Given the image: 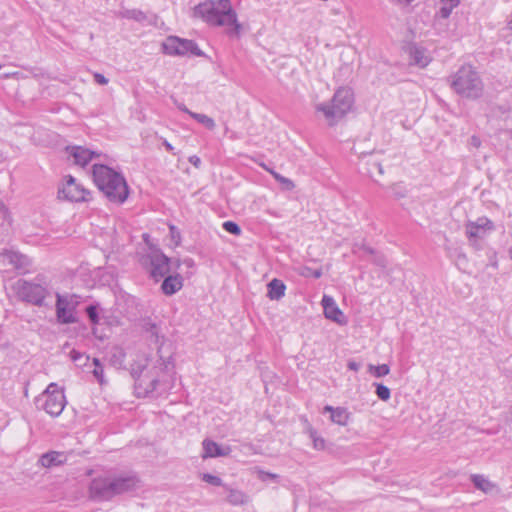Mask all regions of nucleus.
Masks as SVG:
<instances>
[{
  "label": "nucleus",
  "mask_w": 512,
  "mask_h": 512,
  "mask_svg": "<svg viewBox=\"0 0 512 512\" xmlns=\"http://www.w3.org/2000/svg\"><path fill=\"white\" fill-rule=\"evenodd\" d=\"M261 166H262L266 171L271 170L270 168H268V167H267L265 164H263V163L261 164Z\"/></svg>",
  "instance_id": "052dcab7"
},
{
  "label": "nucleus",
  "mask_w": 512,
  "mask_h": 512,
  "mask_svg": "<svg viewBox=\"0 0 512 512\" xmlns=\"http://www.w3.org/2000/svg\"><path fill=\"white\" fill-rule=\"evenodd\" d=\"M368 372L371 373L376 378L384 377L389 374L390 368L387 364H381L375 366L373 364L368 365Z\"/></svg>",
  "instance_id": "c85d7f7f"
},
{
  "label": "nucleus",
  "mask_w": 512,
  "mask_h": 512,
  "mask_svg": "<svg viewBox=\"0 0 512 512\" xmlns=\"http://www.w3.org/2000/svg\"><path fill=\"white\" fill-rule=\"evenodd\" d=\"M189 162L195 166L196 168H199L200 167V164H201V160L198 156L196 155H193V156H190L189 157Z\"/></svg>",
  "instance_id": "09e8293b"
},
{
  "label": "nucleus",
  "mask_w": 512,
  "mask_h": 512,
  "mask_svg": "<svg viewBox=\"0 0 512 512\" xmlns=\"http://www.w3.org/2000/svg\"><path fill=\"white\" fill-rule=\"evenodd\" d=\"M347 366H348V368L350 370H353L355 372H357L360 369V367H361V365L359 363H357L356 361H354V360H350L348 362Z\"/></svg>",
  "instance_id": "8fccbe9b"
},
{
  "label": "nucleus",
  "mask_w": 512,
  "mask_h": 512,
  "mask_svg": "<svg viewBox=\"0 0 512 512\" xmlns=\"http://www.w3.org/2000/svg\"><path fill=\"white\" fill-rule=\"evenodd\" d=\"M354 95L350 88L341 87L329 103L319 104L317 110L322 112L329 125H334L352 108Z\"/></svg>",
  "instance_id": "39448f33"
},
{
  "label": "nucleus",
  "mask_w": 512,
  "mask_h": 512,
  "mask_svg": "<svg viewBox=\"0 0 512 512\" xmlns=\"http://www.w3.org/2000/svg\"><path fill=\"white\" fill-rule=\"evenodd\" d=\"M374 385L376 387L375 393L378 396V398L381 399L382 401H388L391 395L390 389L387 386L380 383H375Z\"/></svg>",
  "instance_id": "2f4dec72"
},
{
  "label": "nucleus",
  "mask_w": 512,
  "mask_h": 512,
  "mask_svg": "<svg viewBox=\"0 0 512 512\" xmlns=\"http://www.w3.org/2000/svg\"><path fill=\"white\" fill-rule=\"evenodd\" d=\"M131 375L135 380V393L138 397H146L154 393L161 394L167 390V385L162 383L158 371L154 373L146 371V364H133Z\"/></svg>",
  "instance_id": "423d86ee"
},
{
  "label": "nucleus",
  "mask_w": 512,
  "mask_h": 512,
  "mask_svg": "<svg viewBox=\"0 0 512 512\" xmlns=\"http://www.w3.org/2000/svg\"><path fill=\"white\" fill-rule=\"evenodd\" d=\"M278 477L279 476L277 474L271 472L259 471V479H261L262 481H266L267 479L276 480L278 479Z\"/></svg>",
  "instance_id": "79ce46f5"
},
{
  "label": "nucleus",
  "mask_w": 512,
  "mask_h": 512,
  "mask_svg": "<svg viewBox=\"0 0 512 512\" xmlns=\"http://www.w3.org/2000/svg\"><path fill=\"white\" fill-rule=\"evenodd\" d=\"M179 108H180L183 112H185V113H187V114H189V112H191V111H190V110H188V109L186 108V106H184V105L179 106Z\"/></svg>",
  "instance_id": "4d7b16f0"
},
{
  "label": "nucleus",
  "mask_w": 512,
  "mask_h": 512,
  "mask_svg": "<svg viewBox=\"0 0 512 512\" xmlns=\"http://www.w3.org/2000/svg\"><path fill=\"white\" fill-rule=\"evenodd\" d=\"M35 405L53 417L59 416L66 405L64 392L58 389L56 383H51L40 396L36 397Z\"/></svg>",
  "instance_id": "6e6552de"
},
{
  "label": "nucleus",
  "mask_w": 512,
  "mask_h": 512,
  "mask_svg": "<svg viewBox=\"0 0 512 512\" xmlns=\"http://www.w3.org/2000/svg\"><path fill=\"white\" fill-rule=\"evenodd\" d=\"M189 115L193 119H195L197 122L203 124L207 129L213 130L215 128V122L211 117H209L205 114H200V113H195V112H189Z\"/></svg>",
  "instance_id": "cd10ccee"
},
{
  "label": "nucleus",
  "mask_w": 512,
  "mask_h": 512,
  "mask_svg": "<svg viewBox=\"0 0 512 512\" xmlns=\"http://www.w3.org/2000/svg\"><path fill=\"white\" fill-rule=\"evenodd\" d=\"M467 263L466 255L461 251H457L456 265L461 266Z\"/></svg>",
  "instance_id": "49530a36"
},
{
  "label": "nucleus",
  "mask_w": 512,
  "mask_h": 512,
  "mask_svg": "<svg viewBox=\"0 0 512 512\" xmlns=\"http://www.w3.org/2000/svg\"><path fill=\"white\" fill-rule=\"evenodd\" d=\"M470 141H471V144H472L474 147H476V148H477V147H479V146H480V144H481L480 139H479L478 137H476V136H472V137H471V139H470Z\"/></svg>",
  "instance_id": "864d4df0"
},
{
  "label": "nucleus",
  "mask_w": 512,
  "mask_h": 512,
  "mask_svg": "<svg viewBox=\"0 0 512 512\" xmlns=\"http://www.w3.org/2000/svg\"><path fill=\"white\" fill-rule=\"evenodd\" d=\"M56 298H57V300H56V310L58 309V307L69 308L72 305H76L77 304V302L69 301L66 297H63L59 293H56Z\"/></svg>",
  "instance_id": "58836bf2"
},
{
  "label": "nucleus",
  "mask_w": 512,
  "mask_h": 512,
  "mask_svg": "<svg viewBox=\"0 0 512 512\" xmlns=\"http://www.w3.org/2000/svg\"><path fill=\"white\" fill-rule=\"evenodd\" d=\"M98 308V305H89L86 307V314L93 324L99 323Z\"/></svg>",
  "instance_id": "72a5a7b5"
},
{
  "label": "nucleus",
  "mask_w": 512,
  "mask_h": 512,
  "mask_svg": "<svg viewBox=\"0 0 512 512\" xmlns=\"http://www.w3.org/2000/svg\"><path fill=\"white\" fill-rule=\"evenodd\" d=\"M144 331L147 333V337L154 344H159L160 342V329L159 327L152 322H146L143 326Z\"/></svg>",
  "instance_id": "bb28decb"
},
{
  "label": "nucleus",
  "mask_w": 512,
  "mask_h": 512,
  "mask_svg": "<svg viewBox=\"0 0 512 512\" xmlns=\"http://www.w3.org/2000/svg\"><path fill=\"white\" fill-rule=\"evenodd\" d=\"M470 480L474 484L475 488L482 491L485 494L499 492V487L496 483L490 481L486 476L482 474H472Z\"/></svg>",
  "instance_id": "6ab92c4d"
},
{
  "label": "nucleus",
  "mask_w": 512,
  "mask_h": 512,
  "mask_svg": "<svg viewBox=\"0 0 512 512\" xmlns=\"http://www.w3.org/2000/svg\"><path fill=\"white\" fill-rule=\"evenodd\" d=\"M183 286V279L179 274L167 275L161 285V290L165 295H173Z\"/></svg>",
  "instance_id": "412c9836"
},
{
  "label": "nucleus",
  "mask_w": 512,
  "mask_h": 512,
  "mask_svg": "<svg viewBox=\"0 0 512 512\" xmlns=\"http://www.w3.org/2000/svg\"><path fill=\"white\" fill-rule=\"evenodd\" d=\"M323 413H329L330 414V420L338 424L340 426H346L350 420V413L348 410L344 407H333L330 405H326L323 408Z\"/></svg>",
  "instance_id": "a211bd4d"
},
{
  "label": "nucleus",
  "mask_w": 512,
  "mask_h": 512,
  "mask_svg": "<svg viewBox=\"0 0 512 512\" xmlns=\"http://www.w3.org/2000/svg\"><path fill=\"white\" fill-rule=\"evenodd\" d=\"M365 251L369 254H374V250L371 248H365Z\"/></svg>",
  "instance_id": "13d9d810"
},
{
  "label": "nucleus",
  "mask_w": 512,
  "mask_h": 512,
  "mask_svg": "<svg viewBox=\"0 0 512 512\" xmlns=\"http://www.w3.org/2000/svg\"><path fill=\"white\" fill-rule=\"evenodd\" d=\"M222 226H223V229L230 234L240 235V233H241V228L236 222L226 221L223 223Z\"/></svg>",
  "instance_id": "f704fd0d"
},
{
  "label": "nucleus",
  "mask_w": 512,
  "mask_h": 512,
  "mask_svg": "<svg viewBox=\"0 0 512 512\" xmlns=\"http://www.w3.org/2000/svg\"><path fill=\"white\" fill-rule=\"evenodd\" d=\"M76 305H72L69 308L58 307L56 310L57 321L61 324H73L77 322L74 309Z\"/></svg>",
  "instance_id": "b1692460"
},
{
  "label": "nucleus",
  "mask_w": 512,
  "mask_h": 512,
  "mask_svg": "<svg viewBox=\"0 0 512 512\" xmlns=\"http://www.w3.org/2000/svg\"><path fill=\"white\" fill-rule=\"evenodd\" d=\"M322 305L324 309V315L326 318L339 324L345 322L343 320L344 316L342 311L338 308L332 297L324 295L322 298Z\"/></svg>",
  "instance_id": "2eb2a0df"
},
{
  "label": "nucleus",
  "mask_w": 512,
  "mask_h": 512,
  "mask_svg": "<svg viewBox=\"0 0 512 512\" xmlns=\"http://www.w3.org/2000/svg\"><path fill=\"white\" fill-rule=\"evenodd\" d=\"M507 29L512 30V19L509 21Z\"/></svg>",
  "instance_id": "bf43d9fd"
},
{
  "label": "nucleus",
  "mask_w": 512,
  "mask_h": 512,
  "mask_svg": "<svg viewBox=\"0 0 512 512\" xmlns=\"http://www.w3.org/2000/svg\"><path fill=\"white\" fill-rule=\"evenodd\" d=\"M162 365H163V368H161V370H165L167 372L173 368V365L169 361V358L167 359V361H163Z\"/></svg>",
  "instance_id": "603ef678"
},
{
  "label": "nucleus",
  "mask_w": 512,
  "mask_h": 512,
  "mask_svg": "<svg viewBox=\"0 0 512 512\" xmlns=\"http://www.w3.org/2000/svg\"><path fill=\"white\" fill-rule=\"evenodd\" d=\"M494 229L493 222L486 218L480 217L476 221H469L466 224V235L468 238H480L483 237L486 231H491Z\"/></svg>",
  "instance_id": "4468645a"
},
{
  "label": "nucleus",
  "mask_w": 512,
  "mask_h": 512,
  "mask_svg": "<svg viewBox=\"0 0 512 512\" xmlns=\"http://www.w3.org/2000/svg\"><path fill=\"white\" fill-rule=\"evenodd\" d=\"M137 480L134 477L95 478L90 484V495L93 499L108 500L117 494L132 490Z\"/></svg>",
  "instance_id": "20e7f679"
},
{
  "label": "nucleus",
  "mask_w": 512,
  "mask_h": 512,
  "mask_svg": "<svg viewBox=\"0 0 512 512\" xmlns=\"http://www.w3.org/2000/svg\"><path fill=\"white\" fill-rule=\"evenodd\" d=\"M67 150L74 158L75 163L81 166H85L96 155L95 152L80 146L67 147Z\"/></svg>",
  "instance_id": "4be33fe9"
},
{
  "label": "nucleus",
  "mask_w": 512,
  "mask_h": 512,
  "mask_svg": "<svg viewBox=\"0 0 512 512\" xmlns=\"http://www.w3.org/2000/svg\"><path fill=\"white\" fill-rule=\"evenodd\" d=\"M286 286L279 279H273L268 283V297L271 300H279L285 294Z\"/></svg>",
  "instance_id": "393cba45"
},
{
  "label": "nucleus",
  "mask_w": 512,
  "mask_h": 512,
  "mask_svg": "<svg viewBox=\"0 0 512 512\" xmlns=\"http://www.w3.org/2000/svg\"><path fill=\"white\" fill-rule=\"evenodd\" d=\"M0 216L3 220L2 227L6 226V229H8L11 226L12 219L9 213V210L4 205L0 206Z\"/></svg>",
  "instance_id": "c9c22d12"
},
{
  "label": "nucleus",
  "mask_w": 512,
  "mask_h": 512,
  "mask_svg": "<svg viewBox=\"0 0 512 512\" xmlns=\"http://www.w3.org/2000/svg\"><path fill=\"white\" fill-rule=\"evenodd\" d=\"M165 148L168 150V151H172L173 150V146L168 142V141H164L163 142Z\"/></svg>",
  "instance_id": "6e6d98bb"
},
{
  "label": "nucleus",
  "mask_w": 512,
  "mask_h": 512,
  "mask_svg": "<svg viewBox=\"0 0 512 512\" xmlns=\"http://www.w3.org/2000/svg\"><path fill=\"white\" fill-rule=\"evenodd\" d=\"M0 263L2 265H10L21 274H25L29 271L32 264L31 259L17 251L4 250L0 252Z\"/></svg>",
  "instance_id": "f8f14e48"
},
{
  "label": "nucleus",
  "mask_w": 512,
  "mask_h": 512,
  "mask_svg": "<svg viewBox=\"0 0 512 512\" xmlns=\"http://www.w3.org/2000/svg\"><path fill=\"white\" fill-rule=\"evenodd\" d=\"M451 88L460 96L478 99L483 95L484 84L471 65H463L450 77Z\"/></svg>",
  "instance_id": "7ed1b4c3"
},
{
  "label": "nucleus",
  "mask_w": 512,
  "mask_h": 512,
  "mask_svg": "<svg viewBox=\"0 0 512 512\" xmlns=\"http://www.w3.org/2000/svg\"><path fill=\"white\" fill-rule=\"evenodd\" d=\"M169 230H170V236H171L172 242L175 244V246L180 245V243H181L180 231L174 225H170Z\"/></svg>",
  "instance_id": "ea45409f"
},
{
  "label": "nucleus",
  "mask_w": 512,
  "mask_h": 512,
  "mask_svg": "<svg viewBox=\"0 0 512 512\" xmlns=\"http://www.w3.org/2000/svg\"><path fill=\"white\" fill-rule=\"evenodd\" d=\"M67 457L63 452L50 451L43 454L39 458V464L45 468H51L54 466L62 465L66 462Z\"/></svg>",
  "instance_id": "aec40b11"
},
{
  "label": "nucleus",
  "mask_w": 512,
  "mask_h": 512,
  "mask_svg": "<svg viewBox=\"0 0 512 512\" xmlns=\"http://www.w3.org/2000/svg\"><path fill=\"white\" fill-rule=\"evenodd\" d=\"M202 480L213 485V486H223V487L225 486L220 477L209 474V473L203 474Z\"/></svg>",
  "instance_id": "4c0bfd02"
},
{
  "label": "nucleus",
  "mask_w": 512,
  "mask_h": 512,
  "mask_svg": "<svg viewBox=\"0 0 512 512\" xmlns=\"http://www.w3.org/2000/svg\"><path fill=\"white\" fill-rule=\"evenodd\" d=\"M360 170L375 180L377 176L383 175L382 164L374 154H365L361 157Z\"/></svg>",
  "instance_id": "ddd939ff"
},
{
  "label": "nucleus",
  "mask_w": 512,
  "mask_h": 512,
  "mask_svg": "<svg viewBox=\"0 0 512 512\" xmlns=\"http://www.w3.org/2000/svg\"><path fill=\"white\" fill-rule=\"evenodd\" d=\"M181 264H184L188 268H192L195 265L194 260L191 258H186L182 262L179 259L175 260L176 268H179Z\"/></svg>",
  "instance_id": "c03bdc74"
},
{
  "label": "nucleus",
  "mask_w": 512,
  "mask_h": 512,
  "mask_svg": "<svg viewBox=\"0 0 512 512\" xmlns=\"http://www.w3.org/2000/svg\"><path fill=\"white\" fill-rule=\"evenodd\" d=\"M70 355H71V359L74 362H78L79 364H81L80 362H81L82 359H85V360L89 359L88 356H84L83 354H81L80 352H78L76 350H72Z\"/></svg>",
  "instance_id": "37998d69"
},
{
  "label": "nucleus",
  "mask_w": 512,
  "mask_h": 512,
  "mask_svg": "<svg viewBox=\"0 0 512 512\" xmlns=\"http://www.w3.org/2000/svg\"><path fill=\"white\" fill-rule=\"evenodd\" d=\"M146 261L150 264V275L156 281L169 274L171 260L159 249L152 250L146 256Z\"/></svg>",
  "instance_id": "9d476101"
},
{
  "label": "nucleus",
  "mask_w": 512,
  "mask_h": 512,
  "mask_svg": "<svg viewBox=\"0 0 512 512\" xmlns=\"http://www.w3.org/2000/svg\"><path fill=\"white\" fill-rule=\"evenodd\" d=\"M307 432L313 442V446L317 450H323L325 448V440L317 435L315 429H313L310 425L307 427Z\"/></svg>",
  "instance_id": "c756f323"
},
{
  "label": "nucleus",
  "mask_w": 512,
  "mask_h": 512,
  "mask_svg": "<svg viewBox=\"0 0 512 512\" xmlns=\"http://www.w3.org/2000/svg\"><path fill=\"white\" fill-rule=\"evenodd\" d=\"M11 290L20 301L39 307L45 305V299L50 295L47 284L24 279L16 280L11 285Z\"/></svg>",
  "instance_id": "0eeeda50"
},
{
  "label": "nucleus",
  "mask_w": 512,
  "mask_h": 512,
  "mask_svg": "<svg viewBox=\"0 0 512 512\" xmlns=\"http://www.w3.org/2000/svg\"><path fill=\"white\" fill-rule=\"evenodd\" d=\"M268 172L277 180L279 183H281L286 190H292L294 189L295 185L292 180L280 175L279 173L275 172L274 170H268Z\"/></svg>",
  "instance_id": "7c9ffc66"
},
{
  "label": "nucleus",
  "mask_w": 512,
  "mask_h": 512,
  "mask_svg": "<svg viewBox=\"0 0 512 512\" xmlns=\"http://www.w3.org/2000/svg\"><path fill=\"white\" fill-rule=\"evenodd\" d=\"M193 17L212 26L226 27L229 37H240L242 25L238 22L230 0H205L194 7Z\"/></svg>",
  "instance_id": "f257e3e1"
},
{
  "label": "nucleus",
  "mask_w": 512,
  "mask_h": 512,
  "mask_svg": "<svg viewBox=\"0 0 512 512\" xmlns=\"http://www.w3.org/2000/svg\"><path fill=\"white\" fill-rule=\"evenodd\" d=\"M408 53L410 56V63L413 65H417L421 68L426 67L431 61L430 55L428 54L427 50L423 47L411 45L408 48Z\"/></svg>",
  "instance_id": "f3484780"
},
{
  "label": "nucleus",
  "mask_w": 512,
  "mask_h": 512,
  "mask_svg": "<svg viewBox=\"0 0 512 512\" xmlns=\"http://www.w3.org/2000/svg\"><path fill=\"white\" fill-rule=\"evenodd\" d=\"M58 195L59 198L67 199L72 202H80L88 200L87 196L89 192L80 184L76 183L74 177L68 176L66 183L59 189Z\"/></svg>",
  "instance_id": "9b49d317"
},
{
  "label": "nucleus",
  "mask_w": 512,
  "mask_h": 512,
  "mask_svg": "<svg viewBox=\"0 0 512 512\" xmlns=\"http://www.w3.org/2000/svg\"><path fill=\"white\" fill-rule=\"evenodd\" d=\"M92 174L95 184L110 201L121 204L127 199L128 185L120 173L106 165L94 164Z\"/></svg>",
  "instance_id": "f03ea898"
},
{
  "label": "nucleus",
  "mask_w": 512,
  "mask_h": 512,
  "mask_svg": "<svg viewBox=\"0 0 512 512\" xmlns=\"http://www.w3.org/2000/svg\"><path fill=\"white\" fill-rule=\"evenodd\" d=\"M224 488L228 493L226 500L229 504L237 506L248 503L249 497L241 490L233 489L228 486H224Z\"/></svg>",
  "instance_id": "5701e85b"
},
{
  "label": "nucleus",
  "mask_w": 512,
  "mask_h": 512,
  "mask_svg": "<svg viewBox=\"0 0 512 512\" xmlns=\"http://www.w3.org/2000/svg\"><path fill=\"white\" fill-rule=\"evenodd\" d=\"M301 275L305 277L312 276L316 279L320 278L322 276V270L321 269H311L309 267H304L303 271L301 272Z\"/></svg>",
  "instance_id": "a19ab883"
},
{
  "label": "nucleus",
  "mask_w": 512,
  "mask_h": 512,
  "mask_svg": "<svg viewBox=\"0 0 512 512\" xmlns=\"http://www.w3.org/2000/svg\"><path fill=\"white\" fill-rule=\"evenodd\" d=\"M120 18L132 19L137 22H144L147 20L146 14L139 9H124L117 14Z\"/></svg>",
  "instance_id": "a878e982"
},
{
  "label": "nucleus",
  "mask_w": 512,
  "mask_h": 512,
  "mask_svg": "<svg viewBox=\"0 0 512 512\" xmlns=\"http://www.w3.org/2000/svg\"><path fill=\"white\" fill-rule=\"evenodd\" d=\"M203 446V455L202 457L205 458H214V457H221V456H228L231 452L230 447H221L218 443H216L213 440L205 439L202 442Z\"/></svg>",
  "instance_id": "dca6fc26"
},
{
  "label": "nucleus",
  "mask_w": 512,
  "mask_h": 512,
  "mask_svg": "<svg viewBox=\"0 0 512 512\" xmlns=\"http://www.w3.org/2000/svg\"><path fill=\"white\" fill-rule=\"evenodd\" d=\"M125 353L121 348H114L111 355V362L113 365L121 366L124 362Z\"/></svg>",
  "instance_id": "473e14b6"
},
{
  "label": "nucleus",
  "mask_w": 512,
  "mask_h": 512,
  "mask_svg": "<svg viewBox=\"0 0 512 512\" xmlns=\"http://www.w3.org/2000/svg\"><path fill=\"white\" fill-rule=\"evenodd\" d=\"M453 8L454 7H452L451 5L449 7H446V6L442 7L441 11H440L441 12V16L444 17V18H447L450 15V13H451Z\"/></svg>",
  "instance_id": "3c124183"
},
{
  "label": "nucleus",
  "mask_w": 512,
  "mask_h": 512,
  "mask_svg": "<svg viewBox=\"0 0 512 512\" xmlns=\"http://www.w3.org/2000/svg\"><path fill=\"white\" fill-rule=\"evenodd\" d=\"M397 189V186H393V191H394V195L397 197V198H401V197H404L405 194L400 192V191H396Z\"/></svg>",
  "instance_id": "5fc2aeb1"
},
{
  "label": "nucleus",
  "mask_w": 512,
  "mask_h": 512,
  "mask_svg": "<svg viewBox=\"0 0 512 512\" xmlns=\"http://www.w3.org/2000/svg\"><path fill=\"white\" fill-rule=\"evenodd\" d=\"M162 50L171 56H187L189 54L201 57L204 53L193 40L169 36L162 43Z\"/></svg>",
  "instance_id": "1a4fd4ad"
},
{
  "label": "nucleus",
  "mask_w": 512,
  "mask_h": 512,
  "mask_svg": "<svg viewBox=\"0 0 512 512\" xmlns=\"http://www.w3.org/2000/svg\"><path fill=\"white\" fill-rule=\"evenodd\" d=\"M94 80L99 85H106L108 83V79L100 73H94Z\"/></svg>",
  "instance_id": "de8ad7c7"
},
{
  "label": "nucleus",
  "mask_w": 512,
  "mask_h": 512,
  "mask_svg": "<svg viewBox=\"0 0 512 512\" xmlns=\"http://www.w3.org/2000/svg\"><path fill=\"white\" fill-rule=\"evenodd\" d=\"M373 262L380 267H385L387 264L385 257L381 254H376L374 256Z\"/></svg>",
  "instance_id": "a18cd8bd"
},
{
  "label": "nucleus",
  "mask_w": 512,
  "mask_h": 512,
  "mask_svg": "<svg viewBox=\"0 0 512 512\" xmlns=\"http://www.w3.org/2000/svg\"><path fill=\"white\" fill-rule=\"evenodd\" d=\"M93 364L95 365V368L92 371V373L95 376V378L99 381V383L103 384L104 383V380H103V367L100 364L99 359L94 358L93 359Z\"/></svg>",
  "instance_id": "e433bc0d"
}]
</instances>
